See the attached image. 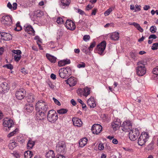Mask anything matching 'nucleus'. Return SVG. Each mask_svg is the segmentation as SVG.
<instances>
[{
	"instance_id": "c756f323",
	"label": "nucleus",
	"mask_w": 158,
	"mask_h": 158,
	"mask_svg": "<svg viewBox=\"0 0 158 158\" xmlns=\"http://www.w3.org/2000/svg\"><path fill=\"white\" fill-rule=\"evenodd\" d=\"M70 60L69 59L63 60L60 61L58 63V65L60 67L64 66L66 64L70 63Z\"/></svg>"
},
{
	"instance_id": "a19ab883",
	"label": "nucleus",
	"mask_w": 158,
	"mask_h": 158,
	"mask_svg": "<svg viewBox=\"0 0 158 158\" xmlns=\"http://www.w3.org/2000/svg\"><path fill=\"white\" fill-rule=\"evenodd\" d=\"M137 53L135 51H132L130 53L131 57L135 60L137 59Z\"/></svg>"
},
{
	"instance_id": "4c0bfd02",
	"label": "nucleus",
	"mask_w": 158,
	"mask_h": 158,
	"mask_svg": "<svg viewBox=\"0 0 158 158\" xmlns=\"http://www.w3.org/2000/svg\"><path fill=\"white\" fill-rule=\"evenodd\" d=\"M44 15L42 11L40 10H37L34 12V15L37 17H40Z\"/></svg>"
},
{
	"instance_id": "bf43d9fd",
	"label": "nucleus",
	"mask_w": 158,
	"mask_h": 158,
	"mask_svg": "<svg viewBox=\"0 0 158 158\" xmlns=\"http://www.w3.org/2000/svg\"><path fill=\"white\" fill-rule=\"evenodd\" d=\"M154 143L153 142H152L148 145V147L149 148L148 149L151 150L153 148Z\"/></svg>"
},
{
	"instance_id": "5701e85b",
	"label": "nucleus",
	"mask_w": 158,
	"mask_h": 158,
	"mask_svg": "<svg viewBox=\"0 0 158 158\" xmlns=\"http://www.w3.org/2000/svg\"><path fill=\"white\" fill-rule=\"evenodd\" d=\"M9 88L8 84L6 82H4L2 83L0 85V93H5L7 92Z\"/></svg>"
},
{
	"instance_id": "69168bd1",
	"label": "nucleus",
	"mask_w": 158,
	"mask_h": 158,
	"mask_svg": "<svg viewBox=\"0 0 158 158\" xmlns=\"http://www.w3.org/2000/svg\"><path fill=\"white\" fill-rule=\"evenodd\" d=\"M97 11V10L96 8H94L92 10V12L91 13V15H95L96 14V13Z\"/></svg>"
},
{
	"instance_id": "c03bdc74",
	"label": "nucleus",
	"mask_w": 158,
	"mask_h": 158,
	"mask_svg": "<svg viewBox=\"0 0 158 158\" xmlns=\"http://www.w3.org/2000/svg\"><path fill=\"white\" fill-rule=\"evenodd\" d=\"M151 49L153 50L157 49H158V43L153 44L152 46Z\"/></svg>"
},
{
	"instance_id": "8fccbe9b",
	"label": "nucleus",
	"mask_w": 158,
	"mask_h": 158,
	"mask_svg": "<svg viewBox=\"0 0 158 158\" xmlns=\"http://www.w3.org/2000/svg\"><path fill=\"white\" fill-rule=\"evenodd\" d=\"M85 67V64L84 62H81L77 65L78 68H83Z\"/></svg>"
},
{
	"instance_id": "774afa93",
	"label": "nucleus",
	"mask_w": 158,
	"mask_h": 158,
	"mask_svg": "<svg viewBox=\"0 0 158 158\" xmlns=\"http://www.w3.org/2000/svg\"><path fill=\"white\" fill-rule=\"evenodd\" d=\"M13 155L16 158H19L20 157L19 154L17 152L14 153Z\"/></svg>"
},
{
	"instance_id": "0e129e2a",
	"label": "nucleus",
	"mask_w": 158,
	"mask_h": 158,
	"mask_svg": "<svg viewBox=\"0 0 158 158\" xmlns=\"http://www.w3.org/2000/svg\"><path fill=\"white\" fill-rule=\"evenodd\" d=\"M93 6L92 5H88L85 8V10H89L91 9Z\"/></svg>"
},
{
	"instance_id": "864d4df0",
	"label": "nucleus",
	"mask_w": 158,
	"mask_h": 158,
	"mask_svg": "<svg viewBox=\"0 0 158 158\" xmlns=\"http://www.w3.org/2000/svg\"><path fill=\"white\" fill-rule=\"evenodd\" d=\"M95 43L94 42H93L91 43L90 44V45L89 47V48L88 49L89 51L92 50L93 48L95 47Z\"/></svg>"
},
{
	"instance_id": "49530a36",
	"label": "nucleus",
	"mask_w": 158,
	"mask_h": 158,
	"mask_svg": "<svg viewBox=\"0 0 158 158\" xmlns=\"http://www.w3.org/2000/svg\"><path fill=\"white\" fill-rule=\"evenodd\" d=\"M156 26H152L150 27V30L151 32L153 33L156 32Z\"/></svg>"
},
{
	"instance_id": "3c124183",
	"label": "nucleus",
	"mask_w": 158,
	"mask_h": 158,
	"mask_svg": "<svg viewBox=\"0 0 158 158\" xmlns=\"http://www.w3.org/2000/svg\"><path fill=\"white\" fill-rule=\"evenodd\" d=\"M152 72L154 74L158 75V66L153 69Z\"/></svg>"
},
{
	"instance_id": "2eb2a0df",
	"label": "nucleus",
	"mask_w": 158,
	"mask_h": 158,
	"mask_svg": "<svg viewBox=\"0 0 158 158\" xmlns=\"http://www.w3.org/2000/svg\"><path fill=\"white\" fill-rule=\"evenodd\" d=\"M111 125L114 130H118L121 126V123L120 119L115 118L112 122Z\"/></svg>"
},
{
	"instance_id": "6ab92c4d",
	"label": "nucleus",
	"mask_w": 158,
	"mask_h": 158,
	"mask_svg": "<svg viewBox=\"0 0 158 158\" xmlns=\"http://www.w3.org/2000/svg\"><path fill=\"white\" fill-rule=\"evenodd\" d=\"M72 120L73 125L75 127H80L82 125V122L81 119L77 118H73Z\"/></svg>"
},
{
	"instance_id": "a18cd8bd",
	"label": "nucleus",
	"mask_w": 158,
	"mask_h": 158,
	"mask_svg": "<svg viewBox=\"0 0 158 158\" xmlns=\"http://www.w3.org/2000/svg\"><path fill=\"white\" fill-rule=\"evenodd\" d=\"M77 102L80 103L82 106V108L83 109L85 108L86 107V105L82 101V100L80 99H77Z\"/></svg>"
},
{
	"instance_id": "13d9d810",
	"label": "nucleus",
	"mask_w": 158,
	"mask_h": 158,
	"mask_svg": "<svg viewBox=\"0 0 158 158\" xmlns=\"http://www.w3.org/2000/svg\"><path fill=\"white\" fill-rule=\"evenodd\" d=\"M53 100L54 102L58 106L60 105H61L60 103V102L58 100H57V99H56V98H53Z\"/></svg>"
},
{
	"instance_id": "6e6552de",
	"label": "nucleus",
	"mask_w": 158,
	"mask_h": 158,
	"mask_svg": "<svg viewBox=\"0 0 158 158\" xmlns=\"http://www.w3.org/2000/svg\"><path fill=\"white\" fill-rule=\"evenodd\" d=\"M1 21L2 23L6 25H10L12 24V17L11 15H3Z\"/></svg>"
},
{
	"instance_id": "a211bd4d",
	"label": "nucleus",
	"mask_w": 158,
	"mask_h": 158,
	"mask_svg": "<svg viewBox=\"0 0 158 158\" xmlns=\"http://www.w3.org/2000/svg\"><path fill=\"white\" fill-rule=\"evenodd\" d=\"M25 31L28 34L32 35H34L35 31L32 26L28 24H26L24 25L23 27Z\"/></svg>"
},
{
	"instance_id": "c85d7f7f",
	"label": "nucleus",
	"mask_w": 158,
	"mask_h": 158,
	"mask_svg": "<svg viewBox=\"0 0 158 158\" xmlns=\"http://www.w3.org/2000/svg\"><path fill=\"white\" fill-rule=\"evenodd\" d=\"M35 98L34 95L32 93L29 94L27 98V102L32 103L35 101Z\"/></svg>"
},
{
	"instance_id": "7ed1b4c3",
	"label": "nucleus",
	"mask_w": 158,
	"mask_h": 158,
	"mask_svg": "<svg viewBox=\"0 0 158 158\" xmlns=\"http://www.w3.org/2000/svg\"><path fill=\"white\" fill-rule=\"evenodd\" d=\"M58 116L56 111L54 110H49L48 113L47 119L48 121L54 123L58 119Z\"/></svg>"
},
{
	"instance_id": "9d476101",
	"label": "nucleus",
	"mask_w": 158,
	"mask_h": 158,
	"mask_svg": "<svg viewBox=\"0 0 158 158\" xmlns=\"http://www.w3.org/2000/svg\"><path fill=\"white\" fill-rule=\"evenodd\" d=\"M106 44V42L105 41H103L97 45L96 49L98 54L100 55L104 54Z\"/></svg>"
},
{
	"instance_id": "37998d69",
	"label": "nucleus",
	"mask_w": 158,
	"mask_h": 158,
	"mask_svg": "<svg viewBox=\"0 0 158 158\" xmlns=\"http://www.w3.org/2000/svg\"><path fill=\"white\" fill-rule=\"evenodd\" d=\"M114 8L112 7H110L106 10L104 13V15L105 16H107L109 15L110 13L112 11Z\"/></svg>"
},
{
	"instance_id": "79ce46f5",
	"label": "nucleus",
	"mask_w": 158,
	"mask_h": 158,
	"mask_svg": "<svg viewBox=\"0 0 158 158\" xmlns=\"http://www.w3.org/2000/svg\"><path fill=\"white\" fill-rule=\"evenodd\" d=\"M134 27L140 32H143V29L140 27L139 24L136 23L135 24V25H134Z\"/></svg>"
},
{
	"instance_id": "58836bf2",
	"label": "nucleus",
	"mask_w": 158,
	"mask_h": 158,
	"mask_svg": "<svg viewBox=\"0 0 158 158\" xmlns=\"http://www.w3.org/2000/svg\"><path fill=\"white\" fill-rule=\"evenodd\" d=\"M88 47L87 45H82L81 46V49L82 51L86 54L88 52Z\"/></svg>"
},
{
	"instance_id": "72a5a7b5",
	"label": "nucleus",
	"mask_w": 158,
	"mask_h": 158,
	"mask_svg": "<svg viewBox=\"0 0 158 158\" xmlns=\"http://www.w3.org/2000/svg\"><path fill=\"white\" fill-rule=\"evenodd\" d=\"M35 144V142L31 140H29L27 144V148L28 149L32 148Z\"/></svg>"
},
{
	"instance_id": "e433bc0d",
	"label": "nucleus",
	"mask_w": 158,
	"mask_h": 158,
	"mask_svg": "<svg viewBox=\"0 0 158 158\" xmlns=\"http://www.w3.org/2000/svg\"><path fill=\"white\" fill-rule=\"evenodd\" d=\"M17 146V143L13 140L10 141L9 144V147L10 149H12Z\"/></svg>"
},
{
	"instance_id": "4468645a",
	"label": "nucleus",
	"mask_w": 158,
	"mask_h": 158,
	"mask_svg": "<svg viewBox=\"0 0 158 158\" xmlns=\"http://www.w3.org/2000/svg\"><path fill=\"white\" fill-rule=\"evenodd\" d=\"M12 56L14 57L15 60L18 62L21 58V51L19 50H13L12 51Z\"/></svg>"
},
{
	"instance_id": "cd10ccee",
	"label": "nucleus",
	"mask_w": 158,
	"mask_h": 158,
	"mask_svg": "<svg viewBox=\"0 0 158 158\" xmlns=\"http://www.w3.org/2000/svg\"><path fill=\"white\" fill-rule=\"evenodd\" d=\"M87 141L88 139L86 138H84L81 139L79 142V147L81 148L84 147L86 145Z\"/></svg>"
},
{
	"instance_id": "b1692460",
	"label": "nucleus",
	"mask_w": 158,
	"mask_h": 158,
	"mask_svg": "<svg viewBox=\"0 0 158 158\" xmlns=\"http://www.w3.org/2000/svg\"><path fill=\"white\" fill-rule=\"evenodd\" d=\"M45 118L44 113L41 111H37L36 114V119L38 120H41Z\"/></svg>"
},
{
	"instance_id": "ddd939ff",
	"label": "nucleus",
	"mask_w": 158,
	"mask_h": 158,
	"mask_svg": "<svg viewBox=\"0 0 158 158\" xmlns=\"http://www.w3.org/2000/svg\"><path fill=\"white\" fill-rule=\"evenodd\" d=\"M26 94V91L23 89H18L15 93V96L16 98L19 100H22L23 98Z\"/></svg>"
},
{
	"instance_id": "6e6d98bb",
	"label": "nucleus",
	"mask_w": 158,
	"mask_h": 158,
	"mask_svg": "<svg viewBox=\"0 0 158 158\" xmlns=\"http://www.w3.org/2000/svg\"><path fill=\"white\" fill-rule=\"evenodd\" d=\"M90 38V36L88 35H85L83 37V40L85 41H87Z\"/></svg>"
},
{
	"instance_id": "473e14b6",
	"label": "nucleus",
	"mask_w": 158,
	"mask_h": 158,
	"mask_svg": "<svg viewBox=\"0 0 158 158\" xmlns=\"http://www.w3.org/2000/svg\"><path fill=\"white\" fill-rule=\"evenodd\" d=\"M46 158H55V155L53 151L50 150L46 154Z\"/></svg>"
},
{
	"instance_id": "dca6fc26",
	"label": "nucleus",
	"mask_w": 158,
	"mask_h": 158,
	"mask_svg": "<svg viewBox=\"0 0 158 158\" xmlns=\"http://www.w3.org/2000/svg\"><path fill=\"white\" fill-rule=\"evenodd\" d=\"M65 26L67 29L71 31L74 30L76 28L75 23L70 20L68 19L66 20Z\"/></svg>"
},
{
	"instance_id": "de8ad7c7",
	"label": "nucleus",
	"mask_w": 158,
	"mask_h": 158,
	"mask_svg": "<svg viewBox=\"0 0 158 158\" xmlns=\"http://www.w3.org/2000/svg\"><path fill=\"white\" fill-rule=\"evenodd\" d=\"M34 39L36 40L37 43V44H40V43H41V39H40L39 37L38 36H35L34 38Z\"/></svg>"
},
{
	"instance_id": "338daca9",
	"label": "nucleus",
	"mask_w": 158,
	"mask_h": 158,
	"mask_svg": "<svg viewBox=\"0 0 158 158\" xmlns=\"http://www.w3.org/2000/svg\"><path fill=\"white\" fill-rule=\"evenodd\" d=\"M21 72L24 74H25L27 73V72L24 68H23L22 69H21Z\"/></svg>"
},
{
	"instance_id": "603ef678",
	"label": "nucleus",
	"mask_w": 158,
	"mask_h": 158,
	"mask_svg": "<svg viewBox=\"0 0 158 158\" xmlns=\"http://www.w3.org/2000/svg\"><path fill=\"white\" fill-rule=\"evenodd\" d=\"M3 67H6L7 69L11 70L13 68V66L11 64H6L4 65Z\"/></svg>"
},
{
	"instance_id": "f704fd0d",
	"label": "nucleus",
	"mask_w": 158,
	"mask_h": 158,
	"mask_svg": "<svg viewBox=\"0 0 158 158\" xmlns=\"http://www.w3.org/2000/svg\"><path fill=\"white\" fill-rule=\"evenodd\" d=\"M19 130L18 129L16 128L14 131L9 134L7 135V137L8 138H10L11 137L14 136L15 135L18 134V133L19 132Z\"/></svg>"
},
{
	"instance_id": "f257e3e1",
	"label": "nucleus",
	"mask_w": 158,
	"mask_h": 158,
	"mask_svg": "<svg viewBox=\"0 0 158 158\" xmlns=\"http://www.w3.org/2000/svg\"><path fill=\"white\" fill-rule=\"evenodd\" d=\"M35 108L36 111H46L48 109V104L42 100L39 101L36 103Z\"/></svg>"
},
{
	"instance_id": "a878e982",
	"label": "nucleus",
	"mask_w": 158,
	"mask_h": 158,
	"mask_svg": "<svg viewBox=\"0 0 158 158\" xmlns=\"http://www.w3.org/2000/svg\"><path fill=\"white\" fill-rule=\"evenodd\" d=\"M119 37V33L117 32H115L111 34L110 38L112 40H117Z\"/></svg>"
},
{
	"instance_id": "39448f33",
	"label": "nucleus",
	"mask_w": 158,
	"mask_h": 158,
	"mask_svg": "<svg viewBox=\"0 0 158 158\" xmlns=\"http://www.w3.org/2000/svg\"><path fill=\"white\" fill-rule=\"evenodd\" d=\"M14 125V122L10 118H6L3 120V126L6 131H9Z\"/></svg>"
},
{
	"instance_id": "0eeeda50",
	"label": "nucleus",
	"mask_w": 158,
	"mask_h": 158,
	"mask_svg": "<svg viewBox=\"0 0 158 158\" xmlns=\"http://www.w3.org/2000/svg\"><path fill=\"white\" fill-rule=\"evenodd\" d=\"M77 94L81 97H87L90 93V89L88 87L84 88H80L77 90Z\"/></svg>"
},
{
	"instance_id": "680f3d73",
	"label": "nucleus",
	"mask_w": 158,
	"mask_h": 158,
	"mask_svg": "<svg viewBox=\"0 0 158 158\" xmlns=\"http://www.w3.org/2000/svg\"><path fill=\"white\" fill-rule=\"evenodd\" d=\"M156 38H157L156 36L154 34H152V35H150L148 37L149 39L153 40V39H156Z\"/></svg>"
},
{
	"instance_id": "2f4dec72",
	"label": "nucleus",
	"mask_w": 158,
	"mask_h": 158,
	"mask_svg": "<svg viewBox=\"0 0 158 158\" xmlns=\"http://www.w3.org/2000/svg\"><path fill=\"white\" fill-rule=\"evenodd\" d=\"M3 40H9L12 38L11 35L7 33L3 32Z\"/></svg>"
},
{
	"instance_id": "09e8293b",
	"label": "nucleus",
	"mask_w": 158,
	"mask_h": 158,
	"mask_svg": "<svg viewBox=\"0 0 158 158\" xmlns=\"http://www.w3.org/2000/svg\"><path fill=\"white\" fill-rule=\"evenodd\" d=\"M141 6L136 4L135 5V10L134 11V12H136L139 11L141 10Z\"/></svg>"
},
{
	"instance_id": "c9c22d12",
	"label": "nucleus",
	"mask_w": 158,
	"mask_h": 158,
	"mask_svg": "<svg viewBox=\"0 0 158 158\" xmlns=\"http://www.w3.org/2000/svg\"><path fill=\"white\" fill-rule=\"evenodd\" d=\"M25 158H31L32 156V154L31 151H27L24 153Z\"/></svg>"
},
{
	"instance_id": "20e7f679",
	"label": "nucleus",
	"mask_w": 158,
	"mask_h": 158,
	"mask_svg": "<svg viewBox=\"0 0 158 158\" xmlns=\"http://www.w3.org/2000/svg\"><path fill=\"white\" fill-rule=\"evenodd\" d=\"M71 70L69 67L61 68L59 70V74L60 77L63 78H66L70 75Z\"/></svg>"
},
{
	"instance_id": "7c9ffc66",
	"label": "nucleus",
	"mask_w": 158,
	"mask_h": 158,
	"mask_svg": "<svg viewBox=\"0 0 158 158\" xmlns=\"http://www.w3.org/2000/svg\"><path fill=\"white\" fill-rule=\"evenodd\" d=\"M7 7L11 10H15L17 8V5L16 3L14 2L13 4V6L10 2H8L7 5Z\"/></svg>"
},
{
	"instance_id": "ea45409f",
	"label": "nucleus",
	"mask_w": 158,
	"mask_h": 158,
	"mask_svg": "<svg viewBox=\"0 0 158 158\" xmlns=\"http://www.w3.org/2000/svg\"><path fill=\"white\" fill-rule=\"evenodd\" d=\"M68 112V110L62 108L57 110V112L60 114H66Z\"/></svg>"
},
{
	"instance_id": "1a4fd4ad",
	"label": "nucleus",
	"mask_w": 158,
	"mask_h": 158,
	"mask_svg": "<svg viewBox=\"0 0 158 158\" xmlns=\"http://www.w3.org/2000/svg\"><path fill=\"white\" fill-rule=\"evenodd\" d=\"M139 134V131L137 129H133L130 131L129 135V138L131 140H135Z\"/></svg>"
},
{
	"instance_id": "5fc2aeb1",
	"label": "nucleus",
	"mask_w": 158,
	"mask_h": 158,
	"mask_svg": "<svg viewBox=\"0 0 158 158\" xmlns=\"http://www.w3.org/2000/svg\"><path fill=\"white\" fill-rule=\"evenodd\" d=\"M63 31L61 29H59L57 32V35L59 36H61L63 35Z\"/></svg>"
},
{
	"instance_id": "412c9836",
	"label": "nucleus",
	"mask_w": 158,
	"mask_h": 158,
	"mask_svg": "<svg viewBox=\"0 0 158 158\" xmlns=\"http://www.w3.org/2000/svg\"><path fill=\"white\" fill-rule=\"evenodd\" d=\"M59 5L63 8H65L66 7H68L70 2V0H59Z\"/></svg>"
},
{
	"instance_id": "e2e57ef3",
	"label": "nucleus",
	"mask_w": 158,
	"mask_h": 158,
	"mask_svg": "<svg viewBox=\"0 0 158 158\" xmlns=\"http://www.w3.org/2000/svg\"><path fill=\"white\" fill-rule=\"evenodd\" d=\"M104 148V147L102 143H100L98 145V149L100 150H103Z\"/></svg>"
},
{
	"instance_id": "4be33fe9",
	"label": "nucleus",
	"mask_w": 158,
	"mask_h": 158,
	"mask_svg": "<svg viewBox=\"0 0 158 158\" xmlns=\"http://www.w3.org/2000/svg\"><path fill=\"white\" fill-rule=\"evenodd\" d=\"M88 105L90 108H93L96 106L95 99L93 97H91L87 101Z\"/></svg>"
},
{
	"instance_id": "9b49d317",
	"label": "nucleus",
	"mask_w": 158,
	"mask_h": 158,
	"mask_svg": "<svg viewBox=\"0 0 158 158\" xmlns=\"http://www.w3.org/2000/svg\"><path fill=\"white\" fill-rule=\"evenodd\" d=\"M132 124L129 120L124 122L121 125L122 130L125 132H129L131 129Z\"/></svg>"
},
{
	"instance_id": "bb28decb",
	"label": "nucleus",
	"mask_w": 158,
	"mask_h": 158,
	"mask_svg": "<svg viewBox=\"0 0 158 158\" xmlns=\"http://www.w3.org/2000/svg\"><path fill=\"white\" fill-rule=\"evenodd\" d=\"M46 56L48 59L51 63H55L56 59V57L48 53H47Z\"/></svg>"
},
{
	"instance_id": "393cba45",
	"label": "nucleus",
	"mask_w": 158,
	"mask_h": 158,
	"mask_svg": "<svg viewBox=\"0 0 158 158\" xmlns=\"http://www.w3.org/2000/svg\"><path fill=\"white\" fill-rule=\"evenodd\" d=\"M25 109L27 112L29 113H31L34 110L33 105L32 104H26Z\"/></svg>"
},
{
	"instance_id": "4d7b16f0",
	"label": "nucleus",
	"mask_w": 158,
	"mask_h": 158,
	"mask_svg": "<svg viewBox=\"0 0 158 158\" xmlns=\"http://www.w3.org/2000/svg\"><path fill=\"white\" fill-rule=\"evenodd\" d=\"M63 19L60 17L58 18L56 20V22L58 24H61L63 23Z\"/></svg>"
},
{
	"instance_id": "aec40b11",
	"label": "nucleus",
	"mask_w": 158,
	"mask_h": 158,
	"mask_svg": "<svg viewBox=\"0 0 158 158\" xmlns=\"http://www.w3.org/2000/svg\"><path fill=\"white\" fill-rule=\"evenodd\" d=\"M77 81V79L73 77H70L66 81V83L70 87L74 86L76 84Z\"/></svg>"
},
{
	"instance_id": "f8f14e48",
	"label": "nucleus",
	"mask_w": 158,
	"mask_h": 158,
	"mask_svg": "<svg viewBox=\"0 0 158 158\" xmlns=\"http://www.w3.org/2000/svg\"><path fill=\"white\" fill-rule=\"evenodd\" d=\"M65 145L63 141H59L57 143L56 150L59 153H64L65 151Z\"/></svg>"
},
{
	"instance_id": "423d86ee",
	"label": "nucleus",
	"mask_w": 158,
	"mask_h": 158,
	"mask_svg": "<svg viewBox=\"0 0 158 158\" xmlns=\"http://www.w3.org/2000/svg\"><path fill=\"white\" fill-rule=\"evenodd\" d=\"M148 134L145 132H142L138 138V143L140 146L144 144L149 138Z\"/></svg>"
},
{
	"instance_id": "f3484780",
	"label": "nucleus",
	"mask_w": 158,
	"mask_h": 158,
	"mask_svg": "<svg viewBox=\"0 0 158 158\" xmlns=\"http://www.w3.org/2000/svg\"><path fill=\"white\" fill-rule=\"evenodd\" d=\"M102 130V126L98 124H94L91 128V130L93 133L96 135H98L100 133Z\"/></svg>"
},
{
	"instance_id": "f03ea898",
	"label": "nucleus",
	"mask_w": 158,
	"mask_h": 158,
	"mask_svg": "<svg viewBox=\"0 0 158 158\" xmlns=\"http://www.w3.org/2000/svg\"><path fill=\"white\" fill-rule=\"evenodd\" d=\"M138 66L136 69L137 74L140 76L144 75L146 73V69L145 64L142 61H140L137 63Z\"/></svg>"
},
{
	"instance_id": "052dcab7",
	"label": "nucleus",
	"mask_w": 158,
	"mask_h": 158,
	"mask_svg": "<svg viewBox=\"0 0 158 158\" xmlns=\"http://www.w3.org/2000/svg\"><path fill=\"white\" fill-rule=\"evenodd\" d=\"M114 26V24L113 23H108L104 26V27L107 28L109 27H113Z\"/></svg>"
}]
</instances>
